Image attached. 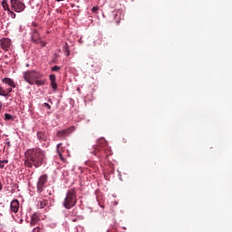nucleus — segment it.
Masks as SVG:
<instances>
[{
    "label": "nucleus",
    "mask_w": 232,
    "mask_h": 232,
    "mask_svg": "<svg viewBox=\"0 0 232 232\" xmlns=\"http://www.w3.org/2000/svg\"><path fill=\"white\" fill-rule=\"evenodd\" d=\"M36 136L40 143L45 144L49 140L47 134L43 130H38Z\"/></svg>",
    "instance_id": "8"
},
{
    "label": "nucleus",
    "mask_w": 232,
    "mask_h": 232,
    "mask_svg": "<svg viewBox=\"0 0 232 232\" xmlns=\"http://www.w3.org/2000/svg\"><path fill=\"white\" fill-rule=\"evenodd\" d=\"M32 232H44V230L41 227H35Z\"/></svg>",
    "instance_id": "22"
},
{
    "label": "nucleus",
    "mask_w": 232,
    "mask_h": 232,
    "mask_svg": "<svg viewBox=\"0 0 232 232\" xmlns=\"http://www.w3.org/2000/svg\"><path fill=\"white\" fill-rule=\"evenodd\" d=\"M75 130L74 126L69 127L67 130H58L57 136L60 138L68 137L70 133L73 132Z\"/></svg>",
    "instance_id": "7"
},
{
    "label": "nucleus",
    "mask_w": 232,
    "mask_h": 232,
    "mask_svg": "<svg viewBox=\"0 0 232 232\" xmlns=\"http://www.w3.org/2000/svg\"><path fill=\"white\" fill-rule=\"evenodd\" d=\"M37 222H40V214L39 213L32 214L30 226H35L37 225Z\"/></svg>",
    "instance_id": "10"
},
{
    "label": "nucleus",
    "mask_w": 232,
    "mask_h": 232,
    "mask_svg": "<svg viewBox=\"0 0 232 232\" xmlns=\"http://www.w3.org/2000/svg\"><path fill=\"white\" fill-rule=\"evenodd\" d=\"M50 81H51V86L52 89L56 92V89L58 88L57 83H56V76L55 74H50Z\"/></svg>",
    "instance_id": "12"
},
{
    "label": "nucleus",
    "mask_w": 232,
    "mask_h": 232,
    "mask_svg": "<svg viewBox=\"0 0 232 232\" xmlns=\"http://www.w3.org/2000/svg\"><path fill=\"white\" fill-rule=\"evenodd\" d=\"M102 43V38L100 37L96 41H94V46L100 45Z\"/></svg>",
    "instance_id": "24"
},
{
    "label": "nucleus",
    "mask_w": 232,
    "mask_h": 232,
    "mask_svg": "<svg viewBox=\"0 0 232 232\" xmlns=\"http://www.w3.org/2000/svg\"><path fill=\"white\" fill-rule=\"evenodd\" d=\"M39 44L41 47H45L46 45L45 42L42 41L41 38H40Z\"/></svg>",
    "instance_id": "26"
},
{
    "label": "nucleus",
    "mask_w": 232,
    "mask_h": 232,
    "mask_svg": "<svg viewBox=\"0 0 232 232\" xmlns=\"http://www.w3.org/2000/svg\"><path fill=\"white\" fill-rule=\"evenodd\" d=\"M3 83H5L7 85H9V87H12V88H15L16 87V84L14 82V81H13V79L11 78H4L2 80Z\"/></svg>",
    "instance_id": "13"
},
{
    "label": "nucleus",
    "mask_w": 232,
    "mask_h": 232,
    "mask_svg": "<svg viewBox=\"0 0 232 232\" xmlns=\"http://www.w3.org/2000/svg\"><path fill=\"white\" fill-rule=\"evenodd\" d=\"M56 1H58V2H59V1H64V0H56Z\"/></svg>",
    "instance_id": "31"
},
{
    "label": "nucleus",
    "mask_w": 232,
    "mask_h": 232,
    "mask_svg": "<svg viewBox=\"0 0 232 232\" xmlns=\"http://www.w3.org/2000/svg\"><path fill=\"white\" fill-rule=\"evenodd\" d=\"M4 185L2 184V181H0V191L3 190Z\"/></svg>",
    "instance_id": "30"
},
{
    "label": "nucleus",
    "mask_w": 232,
    "mask_h": 232,
    "mask_svg": "<svg viewBox=\"0 0 232 232\" xmlns=\"http://www.w3.org/2000/svg\"><path fill=\"white\" fill-rule=\"evenodd\" d=\"M46 206H48V200L47 199L39 200L37 202V208H39V209L45 208Z\"/></svg>",
    "instance_id": "14"
},
{
    "label": "nucleus",
    "mask_w": 232,
    "mask_h": 232,
    "mask_svg": "<svg viewBox=\"0 0 232 232\" xmlns=\"http://www.w3.org/2000/svg\"><path fill=\"white\" fill-rule=\"evenodd\" d=\"M24 79L27 83L31 85L36 84L37 86L44 85L46 82L40 72L34 70L24 72Z\"/></svg>",
    "instance_id": "2"
},
{
    "label": "nucleus",
    "mask_w": 232,
    "mask_h": 232,
    "mask_svg": "<svg viewBox=\"0 0 232 232\" xmlns=\"http://www.w3.org/2000/svg\"><path fill=\"white\" fill-rule=\"evenodd\" d=\"M45 160V151L40 148L29 149L25 152L26 168L32 169L34 166L35 169L40 168Z\"/></svg>",
    "instance_id": "1"
},
{
    "label": "nucleus",
    "mask_w": 232,
    "mask_h": 232,
    "mask_svg": "<svg viewBox=\"0 0 232 232\" xmlns=\"http://www.w3.org/2000/svg\"><path fill=\"white\" fill-rule=\"evenodd\" d=\"M2 7L4 8L5 11H7V14H9L10 7L7 0L2 1Z\"/></svg>",
    "instance_id": "16"
},
{
    "label": "nucleus",
    "mask_w": 232,
    "mask_h": 232,
    "mask_svg": "<svg viewBox=\"0 0 232 232\" xmlns=\"http://www.w3.org/2000/svg\"><path fill=\"white\" fill-rule=\"evenodd\" d=\"M77 202L76 191L74 188H71L65 195V198L63 199V206L66 209L73 208Z\"/></svg>",
    "instance_id": "4"
},
{
    "label": "nucleus",
    "mask_w": 232,
    "mask_h": 232,
    "mask_svg": "<svg viewBox=\"0 0 232 232\" xmlns=\"http://www.w3.org/2000/svg\"><path fill=\"white\" fill-rule=\"evenodd\" d=\"M20 208V203L17 199H14L10 204V209L14 213H17Z\"/></svg>",
    "instance_id": "9"
},
{
    "label": "nucleus",
    "mask_w": 232,
    "mask_h": 232,
    "mask_svg": "<svg viewBox=\"0 0 232 232\" xmlns=\"http://www.w3.org/2000/svg\"><path fill=\"white\" fill-rule=\"evenodd\" d=\"M11 7L14 12H23L25 10L26 5L20 0H11Z\"/></svg>",
    "instance_id": "6"
},
{
    "label": "nucleus",
    "mask_w": 232,
    "mask_h": 232,
    "mask_svg": "<svg viewBox=\"0 0 232 232\" xmlns=\"http://www.w3.org/2000/svg\"><path fill=\"white\" fill-rule=\"evenodd\" d=\"M0 95L1 96H8V93H6V90H4V88L0 87Z\"/></svg>",
    "instance_id": "21"
},
{
    "label": "nucleus",
    "mask_w": 232,
    "mask_h": 232,
    "mask_svg": "<svg viewBox=\"0 0 232 232\" xmlns=\"http://www.w3.org/2000/svg\"><path fill=\"white\" fill-rule=\"evenodd\" d=\"M5 121H14V116H12L11 114H8V112H5Z\"/></svg>",
    "instance_id": "19"
},
{
    "label": "nucleus",
    "mask_w": 232,
    "mask_h": 232,
    "mask_svg": "<svg viewBox=\"0 0 232 232\" xmlns=\"http://www.w3.org/2000/svg\"><path fill=\"white\" fill-rule=\"evenodd\" d=\"M12 91H13L12 88H8V89H7V92H6L7 96H9V94H10V92H12Z\"/></svg>",
    "instance_id": "27"
},
{
    "label": "nucleus",
    "mask_w": 232,
    "mask_h": 232,
    "mask_svg": "<svg viewBox=\"0 0 232 232\" xmlns=\"http://www.w3.org/2000/svg\"><path fill=\"white\" fill-rule=\"evenodd\" d=\"M60 69H61V67L55 65V66H53V67L51 68V71H53V72H58Z\"/></svg>",
    "instance_id": "25"
},
{
    "label": "nucleus",
    "mask_w": 232,
    "mask_h": 232,
    "mask_svg": "<svg viewBox=\"0 0 232 232\" xmlns=\"http://www.w3.org/2000/svg\"><path fill=\"white\" fill-rule=\"evenodd\" d=\"M32 41L33 43L34 44H40V35L39 34L37 33V31H34V33L32 35Z\"/></svg>",
    "instance_id": "15"
},
{
    "label": "nucleus",
    "mask_w": 232,
    "mask_h": 232,
    "mask_svg": "<svg viewBox=\"0 0 232 232\" xmlns=\"http://www.w3.org/2000/svg\"><path fill=\"white\" fill-rule=\"evenodd\" d=\"M63 52H64V54L66 55V57H69V55H70V47H69L68 44H66L64 45Z\"/></svg>",
    "instance_id": "18"
},
{
    "label": "nucleus",
    "mask_w": 232,
    "mask_h": 232,
    "mask_svg": "<svg viewBox=\"0 0 232 232\" xmlns=\"http://www.w3.org/2000/svg\"><path fill=\"white\" fill-rule=\"evenodd\" d=\"M8 14L13 19H14L16 17V14L14 12L11 11V9H9Z\"/></svg>",
    "instance_id": "23"
},
{
    "label": "nucleus",
    "mask_w": 232,
    "mask_h": 232,
    "mask_svg": "<svg viewBox=\"0 0 232 232\" xmlns=\"http://www.w3.org/2000/svg\"><path fill=\"white\" fill-rule=\"evenodd\" d=\"M61 146H63V143L57 144V153L59 154V157H60L61 160H62L63 162H65L66 160L63 158V154H62V152H61V150H60V147H61Z\"/></svg>",
    "instance_id": "17"
},
{
    "label": "nucleus",
    "mask_w": 232,
    "mask_h": 232,
    "mask_svg": "<svg viewBox=\"0 0 232 232\" xmlns=\"http://www.w3.org/2000/svg\"><path fill=\"white\" fill-rule=\"evenodd\" d=\"M48 183V176L47 174H44L38 179L37 181V192L38 194H42V192L44 190Z\"/></svg>",
    "instance_id": "5"
},
{
    "label": "nucleus",
    "mask_w": 232,
    "mask_h": 232,
    "mask_svg": "<svg viewBox=\"0 0 232 232\" xmlns=\"http://www.w3.org/2000/svg\"><path fill=\"white\" fill-rule=\"evenodd\" d=\"M1 46L4 51H8L11 46V40L9 38H4Z\"/></svg>",
    "instance_id": "11"
},
{
    "label": "nucleus",
    "mask_w": 232,
    "mask_h": 232,
    "mask_svg": "<svg viewBox=\"0 0 232 232\" xmlns=\"http://www.w3.org/2000/svg\"><path fill=\"white\" fill-rule=\"evenodd\" d=\"M98 10H99V7H95V6L92 7V12H97Z\"/></svg>",
    "instance_id": "28"
},
{
    "label": "nucleus",
    "mask_w": 232,
    "mask_h": 232,
    "mask_svg": "<svg viewBox=\"0 0 232 232\" xmlns=\"http://www.w3.org/2000/svg\"><path fill=\"white\" fill-rule=\"evenodd\" d=\"M8 160H0V169H4L5 165L8 164Z\"/></svg>",
    "instance_id": "20"
},
{
    "label": "nucleus",
    "mask_w": 232,
    "mask_h": 232,
    "mask_svg": "<svg viewBox=\"0 0 232 232\" xmlns=\"http://www.w3.org/2000/svg\"><path fill=\"white\" fill-rule=\"evenodd\" d=\"M44 106L47 107L48 110H51V106H50L49 103H46V102H45V103H44Z\"/></svg>",
    "instance_id": "29"
},
{
    "label": "nucleus",
    "mask_w": 232,
    "mask_h": 232,
    "mask_svg": "<svg viewBox=\"0 0 232 232\" xmlns=\"http://www.w3.org/2000/svg\"><path fill=\"white\" fill-rule=\"evenodd\" d=\"M92 154L97 155L98 157H103L104 154L111 155V149L104 138L98 140L96 146L93 148Z\"/></svg>",
    "instance_id": "3"
}]
</instances>
